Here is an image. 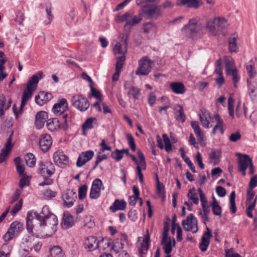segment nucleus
<instances>
[{"label":"nucleus","instance_id":"1","mask_svg":"<svg viewBox=\"0 0 257 257\" xmlns=\"http://www.w3.org/2000/svg\"><path fill=\"white\" fill-rule=\"evenodd\" d=\"M36 220L40 222V226L46 233V235L50 236L56 231L58 220L56 216L51 213L48 206H44L42 211H29L27 215V229L29 232H33L34 223Z\"/></svg>","mask_w":257,"mask_h":257},{"label":"nucleus","instance_id":"2","mask_svg":"<svg viewBox=\"0 0 257 257\" xmlns=\"http://www.w3.org/2000/svg\"><path fill=\"white\" fill-rule=\"evenodd\" d=\"M204 26L197 18L190 19L188 23L181 29L182 35L186 38L194 39L201 34Z\"/></svg>","mask_w":257,"mask_h":257},{"label":"nucleus","instance_id":"3","mask_svg":"<svg viewBox=\"0 0 257 257\" xmlns=\"http://www.w3.org/2000/svg\"><path fill=\"white\" fill-rule=\"evenodd\" d=\"M43 77V73L42 71H39L30 78L27 83V88L24 90L22 96L21 103V111L26 104L27 101L32 97L33 92L37 88L40 79Z\"/></svg>","mask_w":257,"mask_h":257},{"label":"nucleus","instance_id":"4","mask_svg":"<svg viewBox=\"0 0 257 257\" xmlns=\"http://www.w3.org/2000/svg\"><path fill=\"white\" fill-rule=\"evenodd\" d=\"M246 70L249 77L247 79V93L252 101L257 100V77L256 72L252 65L246 66Z\"/></svg>","mask_w":257,"mask_h":257},{"label":"nucleus","instance_id":"5","mask_svg":"<svg viewBox=\"0 0 257 257\" xmlns=\"http://www.w3.org/2000/svg\"><path fill=\"white\" fill-rule=\"evenodd\" d=\"M154 62L147 56L142 57L138 62L135 74L138 76H147L152 71Z\"/></svg>","mask_w":257,"mask_h":257},{"label":"nucleus","instance_id":"6","mask_svg":"<svg viewBox=\"0 0 257 257\" xmlns=\"http://www.w3.org/2000/svg\"><path fill=\"white\" fill-rule=\"evenodd\" d=\"M161 6L155 4H146L142 7V14L147 19H157L162 15Z\"/></svg>","mask_w":257,"mask_h":257},{"label":"nucleus","instance_id":"7","mask_svg":"<svg viewBox=\"0 0 257 257\" xmlns=\"http://www.w3.org/2000/svg\"><path fill=\"white\" fill-rule=\"evenodd\" d=\"M225 69L226 75L232 77V81L234 87L237 88L240 77L238 73V71L234 66V62L232 60L225 62Z\"/></svg>","mask_w":257,"mask_h":257},{"label":"nucleus","instance_id":"8","mask_svg":"<svg viewBox=\"0 0 257 257\" xmlns=\"http://www.w3.org/2000/svg\"><path fill=\"white\" fill-rule=\"evenodd\" d=\"M72 105L81 111L86 110L89 107V102L87 99L82 94H76L71 99Z\"/></svg>","mask_w":257,"mask_h":257},{"label":"nucleus","instance_id":"9","mask_svg":"<svg viewBox=\"0 0 257 257\" xmlns=\"http://www.w3.org/2000/svg\"><path fill=\"white\" fill-rule=\"evenodd\" d=\"M67 117V114H63L61 124L59 123V120L56 118L48 119L46 123L48 129L51 132L56 131L58 127L63 130H66L68 126L66 119Z\"/></svg>","mask_w":257,"mask_h":257},{"label":"nucleus","instance_id":"10","mask_svg":"<svg viewBox=\"0 0 257 257\" xmlns=\"http://www.w3.org/2000/svg\"><path fill=\"white\" fill-rule=\"evenodd\" d=\"M182 224L186 231H191L193 233L198 231V220L192 213L189 214L186 219L182 221Z\"/></svg>","mask_w":257,"mask_h":257},{"label":"nucleus","instance_id":"11","mask_svg":"<svg viewBox=\"0 0 257 257\" xmlns=\"http://www.w3.org/2000/svg\"><path fill=\"white\" fill-rule=\"evenodd\" d=\"M236 156L238 157V169L243 176L246 175V170L252 161L251 158L247 155L237 153Z\"/></svg>","mask_w":257,"mask_h":257},{"label":"nucleus","instance_id":"12","mask_svg":"<svg viewBox=\"0 0 257 257\" xmlns=\"http://www.w3.org/2000/svg\"><path fill=\"white\" fill-rule=\"evenodd\" d=\"M199 116L202 126L205 128L211 127L210 123L213 119L210 112L205 108H201L199 113Z\"/></svg>","mask_w":257,"mask_h":257},{"label":"nucleus","instance_id":"13","mask_svg":"<svg viewBox=\"0 0 257 257\" xmlns=\"http://www.w3.org/2000/svg\"><path fill=\"white\" fill-rule=\"evenodd\" d=\"M22 228V224L21 223L17 221L13 222L11 224L10 228L3 237L4 240L8 241L12 239L14 237L15 233L19 232Z\"/></svg>","mask_w":257,"mask_h":257},{"label":"nucleus","instance_id":"14","mask_svg":"<svg viewBox=\"0 0 257 257\" xmlns=\"http://www.w3.org/2000/svg\"><path fill=\"white\" fill-rule=\"evenodd\" d=\"M54 162L59 167L64 168L69 163L68 157L62 151H58L53 154Z\"/></svg>","mask_w":257,"mask_h":257},{"label":"nucleus","instance_id":"15","mask_svg":"<svg viewBox=\"0 0 257 257\" xmlns=\"http://www.w3.org/2000/svg\"><path fill=\"white\" fill-rule=\"evenodd\" d=\"M55 168L53 164L50 162L42 164L39 169L38 173L44 178L49 177L54 173Z\"/></svg>","mask_w":257,"mask_h":257},{"label":"nucleus","instance_id":"16","mask_svg":"<svg viewBox=\"0 0 257 257\" xmlns=\"http://www.w3.org/2000/svg\"><path fill=\"white\" fill-rule=\"evenodd\" d=\"M68 108V103L65 98H61L58 100L57 103L53 107V112L57 115L63 114Z\"/></svg>","mask_w":257,"mask_h":257},{"label":"nucleus","instance_id":"17","mask_svg":"<svg viewBox=\"0 0 257 257\" xmlns=\"http://www.w3.org/2000/svg\"><path fill=\"white\" fill-rule=\"evenodd\" d=\"M127 235L125 234L121 233L119 238L114 240L112 249L116 253L119 252L123 249L124 244L127 241Z\"/></svg>","mask_w":257,"mask_h":257},{"label":"nucleus","instance_id":"18","mask_svg":"<svg viewBox=\"0 0 257 257\" xmlns=\"http://www.w3.org/2000/svg\"><path fill=\"white\" fill-rule=\"evenodd\" d=\"M52 144L51 137L48 134H43L39 139V146L43 152H47Z\"/></svg>","mask_w":257,"mask_h":257},{"label":"nucleus","instance_id":"19","mask_svg":"<svg viewBox=\"0 0 257 257\" xmlns=\"http://www.w3.org/2000/svg\"><path fill=\"white\" fill-rule=\"evenodd\" d=\"M94 156V152L91 150L82 152L79 156L76 162L77 166L80 167L90 160Z\"/></svg>","mask_w":257,"mask_h":257},{"label":"nucleus","instance_id":"20","mask_svg":"<svg viewBox=\"0 0 257 257\" xmlns=\"http://www.w3.org/2000/svg\"><path fill=\"white\" fill-rule=\"evenodd\" d=\"M47 119H48V114L46 111H41L37 112L35 116V125L37 128H42Z\"/></svg>","mask_w":257,"mask_h":257},{"label":"nucleus","instance_id":"21","mask_svg":"<svg viewBox=\"0 0 257 257\" xmlns=\"http://www.w3.org/2000/svg\"><path fill=\"white\" fill-rule=\"evenodd\" d=\"M143 32L151 36H155L158 32L157 25L152 22H148L143 25Z\"/></svg>","mask_w":257,"mask_h":257},{"label":"nucleus","instance_id":"22","mask_svg":"<svg viewBox=\"0 0 257 257\" xmlns=\"http://www.w3.org/2000/svg\"><path fill=\"white\" fill-rule=\"evenodd\" d=\"M214 118L216 121V124L212 128V134L215 135L217 130H218L221 134H223V126L224 123L222 119L218 113H216L214 115Z\"/></svg>","mask_w":257,"mask_h":257},{"label":"nucleus","instance_id":"23","mask_svg":"<svg viewBox=\"0 0 257 257\" xmlns=\"http://www.w3.org/2000/svg\"><path fill=\"white\" fill-rule=\"evenodd\" d=\"M227 26V22L224 19L216 18V35L222 34L225 35L226 34L225 29Z\"/></svg>","mask_w":257,"mask_h":257},{"label":"nucleus","instance_id":"24","mask_svg":"<svg viewBox=\"0 0 257 257\" xmlns=\"http://www.w3.org/2000/svg\"><path fill=\"white\" fill-rule=\"evenodd\" d=\"M174 110L175 119L179 122H184L186 120V116L182 106L176 104L174 107Z\"/></svg>","mask_w":257,"mask_h":257},{"label":"nucleus","instance_id":"25","mask_svg":"<svg viewBox=\"0 0 257 257\" xmlns=\"http://www.w3.org/2000/svg\"><path fill=\"white\" fill-rule=\"evenodd\" d=\"M161 244L163 246V249L167 255H170V253L172 251V247L175 246L176 241L173 238L172 240L171 238H169L163 241V239L161 240Z\"/></svg>","mask_w":257,"mask_h":257},{"label":"nucleus","instance_id":"26","mask_svg":"<svg viewBox=\"0 0 257 257\" xmlns=\"http://www.w3.org/2000/svg\"><path fill=\"white\" fill-rule=\"evenodd\" d=\"M126 206V202L124 200L115 199L112 204L109 207V210L114 213L117 210H123L125 209Z\"/></svg>","mask_w":257,"mask_h":257},{"label":"nucleus","instance_id":"27","mask_svg":"<svg viewBox=\"0 0 257 257\" xmlns=\"http://www.w3.org/2000/svg\"><path fill=\"white\" fill-rule=\"evenodd\" d=\"M12 141V138L10 137L5 145V148L3 149L2 153L0 154V163L5 161L8 154L11 152L13 146Z\"/></svg>","mask_w":257,"mask_h":257},{"label":"nucleus","instance_id":"28","mask_svg":"<svg viewBox=\"0 0 257 257\" xmlns=\"http://www.w3.org/2000/svg\"><path fill=\"white\" fill-rule=\"evenodd\" d=\"M176 5L185 6L188 8L197 9L199 7V0H178Z\"/></svg>","mask_w":257,"mask_h":257},{"label":"nucleus","instance_id":"29","mask_svg":"<svg viewBox=\"0 0 257 257\" xmlns=\"http://www.w3.org/2000/svg\"><path fill=\"white\" fill-rule=\"evenodd\" d=\"M73 195H75V197H76L75 193L73 192L72 191H68L63 195L64 205L68 207L72 206L74 204L75 199L74 197H72Z\"/></svg>","mask_w":257,"mask_h":257},{"label":"nucleus","instance_id":"30","mask_svg":"<svg viewBox=\"0 0 257 257\" xmlns=\"http://www.w3.org/2000/svg\"><path fill=\"white\" fill-rule=\"evenodd\" d=\"M52 98L51 94L40 92L35 96V101L39 105H42Z\"/></svg>","mask_w":257,"mask_h":257},{"label":"nucleus","instance_id":"31","mask_svg":"<svg viewBox=\"0 0 257 257\" xmlns=\"http://www.w3.org/2000/svg\"><path fill=\"white\" fill-rule=\"evenodd\" d=\"M170 88L176 94H183L185 92V87L181 82H173L170 84Z\"/></svg>","mask_w":257,"mask_h":257},{"label":"nucleus","instance_id":"32","mask_svg":"<svg viewBox=\"0 0 257 257\" xmlns=\"http://www.w3.org/2000/svg\"><path fill=\"white\" fill-rule=\"evenodd\" d=\"M237 38L236 34H233L228 39V49L231 53H236L239 50L237 46Z\"/></svg>","mask_w":257,"mask_h":257},{"label":"nucleus","instance_id":"33","mask_svg":"<svg viewBox=\"0 0 257 257\" xmlns=\"http://www.w3.org/2000/svg\"><path fill=\"white\" fill-rule=\"evenodd\" d=\"M141 20L142 18L140 16L134 15L133 12H132L131 18L125 23L124 26V29L125 30L130 31L131 27L139 23Z\"/></svg>","mask_w":257,"mask_h":257},{"label":"nucleus","instance_id":"34","mask_svg":"<svg viewBox=\"0 0 257 257\" xmlns=\"http://www.w3.org/2000/svg\"><path fill=\"white\" fill-rule=\"evenodd\" d=\"M12 100L9 99L7 101L6 98L4 96L0 97V117L3 118L4 112L8 109L11 105Z\"/></svg>","mask_w":257,"mask_h":257},{"label":"nucleus","instance_id":"35","mask_svg":"<svg viewBox=\"0 0 257 257\" xmlns=\"http://www.w3.org/2000/svg\"><path fill=\"white\" fill-rule=\"evenodd\" d=\"M124 89H128L127 95L130 98H133L134 100L138 99L141 95V90L136 86H131L127 88L124 85Z\"/></svg>","mask_w":257,"mask_h":257},{"label":"nucleus","instance_id":"36","mask_svg":"<svg viewBox=\"0 0 257 257\" xmlns=\"http://www.w3.org/2000/svg\"><path fill=\"white\" fill-rule=\"evenodd\" d=\"M150 237L149 234H148L145 237L142 242L141 243V247L139 248L138 250L140 257L143 256V254L146 253L149 248V242Z\"/></svg>","mask_w":257,"mask_h":257},{"label":"nucleus","instance_id":"37","mask_svg":"<svg viewBox=\"0 0 257 257\" xmlns=\"http://www.w3.org/2000/svg\"><path fill=\"white\" fill-rule=\"evenodd\" d=\"M74 223L73 217L68 213H64L61 226L63 228H68L71 227Z\"/></svg>","mask_w":257,"mask_h":257},{"label":"nucleus","instance_id":"38","mask_svg":"<svg viewBox=\"0 0 257 257\" xmlns=\"http://www.w3.org/2000/svg\"><path fill=\"white\" fill-rule=\"evenodd\" d=\"M96 241V237L94 236H90L88 237L84 243L85 248L87 249L89 251L95 250L96 246H94Z\"/></svg>","mask_w":257,"mask_h":257},{"label":"nucleus","instance_id":"39","mask_svg":"<svg viewBox=\"0 0 257 257\" xmlns=\"http://www.w3.org/2000/svg\"><path fill=\"white\" fill-rule=\"evenodd\" d=\"M50 255L47 257H65L64 253L59 246H54L49 249Z\"/></svg>","mask_w":257,"mask_h":257},{"label":"nucleus","instance_id":"40","mask_svg":"<svg viewBox=\"0 0 257 257\" xmlns=\"http://www.w3.org/2000/svg\"><path fill=\"white\" fill-rule=\"evenodd\" d=\"M210 205L212 207L213 213L215 215L221 216L222 211L221 207L214 196H213V200Z\"/></svg>","mask_w":257,"mask_h":257},{"label":"nucleus","instance_id":"41","mask_svg":"<svg viewBox=\"0 0 257 257\" xmlns=\"http://www.w3.org/2000/svg\"><path fill=\"white\" fill-rule=\"evenodd\" d=\"M111 244V241L108 238H103L100 241L97 242V249L99 250H104L108 248Z\"/></svg>","mask_w":257,"mask_h":257},{"label":"nucleus","instance_id":"42","mask_svg":"<svg viewBox=\"0 0 257 257\" xmlns=\"http://www.w3.org/2000/svg\"><path fill=\"white\" fill-rule=\"evenodd\" d=\"M95 118H89L83 123L82 125V134L86 136V132L93 128V121Z\"/></svg>","mask_w":257,"mask_h":257},{"label":"nucleus","instance_id":"43","mask_svg":"<svg viewBox=\"0 0 257 257\" xmlns=\"http://www.w3.org/2000/svg\"><path fill=\"white\" fill-rule=\"evenodd\" d=\"M113 51L115 56L117 54L120 55V56L125 55V53L126 52V45H124V47H122V45L120 43L117 42L113 48Z\"/></svg>","mask_w":257,"mask_h":257},{"label":"nucleus","instance_id":"44","mask_svg":"<svg viewBox=\"0 0 257 257\" xmlns=\"http://www.w3.org/2000/svg\"><path fill=\"white\" fill-rule=\"evenodd\" d=\"M220 152L218 150H212L209 155V159L212 164L215 165L218 164L220 157Z\"/></svg>","mask_w":257,"mask_h":257},{"label":"nucleus","instance_id":"45","mask_svg":"<svg viewBox=\"0 0 257 257\" xmlns=\"http://www.w3.org/2000/svg\"><path fill=\"white\" fill-rule=\"evenodd\" d=\"M97 111H102L104 114L111 113L112 111L109 106L104 102L97 101Z\"/></svg>","mask_w":257,"mask_h":257},{"label":"nucleus","instance_id":"46","mask_svg":"<svg viewBox=\"0 0 257 257\" xmlns=\"http://www.w3.org/2000/svg\"><path fill=\"white\" fill-rule=\"evenodd\" d=\"M25 159L26 164L29 167H33L35 165L36 159L33 154H27L25 157Z\"/></svg>","mask_w":257,"mask_h":257},{"label":"nucleus","instance_id":"47","mask_svg":"<svg viewBox=\"0 0 257 257\" xmlns=\"http://www.w3.org/2000/svg\"><path fill=\"white\" fill-rule=\"evenodd\" d=\"M235 198V192L234 191H232L229 196L230 209L231 213H234L236 211Z\"/></svg>","mask_w":257,"mask_h":257},{"label":"nucleus","instance_id":"48","mask_svg":"<svg viewBox=\"0 0 257 257\" xmlns=\"http://www.w3.org/2000/svg\"><path fill=\"white\" fill-rule=\"evenodd\" d=\"M206 28L214 36H216V18L209 21L206 24Z\"/></svg>","mask_w":257,"mask_h":257},{"label":"nucleus","instance_id":"49","mask_svg":"<svg viewBox=\"0 0 257 257\" xmlns=\"http://www.w3.org/2000/svg\"><path fill=\"white\" fill-rule=\"evenodd\" d=\"M132 11H130L125 13L123 15L119 16L116 18L117 23H123L127 22L131 18Z\"/></svg>","mask_w":257,"mask_h":257},{"label":"nucleus","instance_id":"50","mask_svg":"<svg viewBox=\"0 0 257 257\" xmlns=\"http://www.w3.org/2000/svg\"><path fill=\"white\" fill-rule=\"evenodd\" d=\"M116 59L117 61L115 65V70L121 71L125 60V55L117 56L116 57Z\"/></svg>","mask_w":257,"mask_h":257},{"label":"nucleus","instance_id":"51","mask_svg":"<svg viewBox=\"0 0 257 257\" xmlns=\"http://www.w3.org/2000/svg\"><path fill=\"white\" fill-rule=\"evenodd\" d=\"M163 139L165 144V149L167 152L169 153L172 150V145L170 142V140L166 134H164L162 136Z\"/></svg>","mask_w":257,"mask_h":257},{"label":"nucleus","instance_id":"52","mask_svg":"<svg viewBox=\"0 0 257 257\" xmlns=\"http://www.w3.org/2000/svg\"><path fill=\"white\" fill-rule=\"evenodd\" d=\"M138 156L140 160V163H139L141 169L143 170H146V162L144 155L142 152L140 150H138L137 152Z\"/></svg>","mask_w":257,"mask_h":257},{"label":"nucleus","instance_id":"53","mask_svg":"<svg viewBox=\"0 0 257 257\" xmlns=\"http://www.w3.org/2000/svg\"><path fill=\"white\" fill-rule=\"evenodd\" d=\"M156 190L157 193L160 196H165L164 186L160 182L158 175H156Z\"/></svg>","mask_w":257,"mask_h":257},{"label":"nucleus","instance_id":"54","mask_svg":"<svg viewBox=\"0 0 257 257\" xmlns=\"http://www.w3.org/2000/svg\"><path fill=\"white\" fill-rule=\"evenodd\" d=\"M257 197H255V192L252 189H248L247 191V197H246V203L249 204H251L253 203V201L255 198Z\"/></svg>","mask_w":257,"mask_h":257},{"label":"nucleus","instance_id":"55","mask_svg":"<svg viewBox=\"0 0 257 257\" xmlns=\"http://www.w3.org/2000/svg\"><path fill=\"white\" fill-rule=\"evenodd\" d=\"M187 196L189 199L192 200L195 204H198L199 199L197 194L196 193L193 192L192 189H191L189 190Z\"/></svg>","mask_w":257,"mask_h":257},{"label":"nucleus","instance_id":"56","mask_svg":"<svg viewBox=\"0 0 257 257\" xmlns=\"http://www.w3.org/2000/svg\"><path fill=\"white\" fill-rule=\"evenodd\" d=\"M256 202V197H255V199H254L253 203H252L251 204H249L248 205L247 207L246 208V215L248 217H249L250 218H252L253 217L252 211L254 209V208L255 206Z\"/></svg>","mask_w":257,"mask_h":257},{"label":"nucleus","instance_id":"57","mask_svg":"<svg viewBox=\"0 0 257 257\" xmlns=\"http://www.w3.org/2000/svg\"><path fill=\"white\" fill-rule=\"evenodd\" d=\"M126 138L131 149L134 152L136 150V146L134 137L131 134H128L126 135Z\"/></svg>","mask_w":257,"mask_h":257},{"label":"nucleus","instance_id":"58","mask_svg":"<svg viewBox=\"0 0 257 257\" xmlns=\"http://www.w3.org/2000/svg\"><path fill=\"white\" fill-rule=\"evenodd\" d=\"M111 156L113 159L116 160L117 161L121 160L123 157L121 150L118 149H116L113 152Z\"/></svg>","mask_w":257,"mask_h":257},{"label":"nucleus","instance_id":"59","mask_svg":"<svg viewBox=\"0 0 257 257\" xmlns=\"http://www.w3.org/2000/svg\"><path fill=\"white\" fill-rule=\"evenodd\" d=\"M11 247L7 243L2 245L0 249V252L5 255H10L11 252Z\"/></svg>","mask_w":257,"mask_h":257},{"label":"nucleus","instance_id":"60","mask_svg":"<svg viewBox=\"0 0 257 257\" xmlns=\"http://www.w3.org/2000/svg\"><path fill=\"white\" fill-rule=\"evenodd\" d=\"M89 196L92 199L96 198V179H94L92 182Z\"/></svg>","mask_w":257,"mask_h":257},{"label":"nucleus","instance_id":"61","mask_svg":"<svg viewBox=\"0 0 257 257\" xmlns=\"http://www.w3.org/2000/svg\"><path fill=\"white\" fill-rule=\"evenodd\" d=\"M87 186L86 185H83L81 186L78 190V196L80 199H83L86 196L87 191Z\"/></svg>","mask_w":257,"mask_h":257},{"label":"nucleus","instance_id":"62","mask_svg":"<svg viewBox=\"0 0 257 257\" xmlns=\"http://www.w3.org/2000/svg\"><path fill=\"white\" fill-rule=\"evenodd\" d=\"M209 243L210 240H207L203 238V240L201 239V241L199 243V248L200 250L203 252L206 251Z\"/></svg>","mask_w":257,"mask_h":257},{"label":"nucleus","instance_id":"63","mask_svg":"<svg viewBox=\"0 0 257 257\" xmlns=\"http://www.w3.org/2000/svg\"><path fill=\"white\" fill-rule=\"evenodd\" d=\"M169 230V225L168 223L165 222L163 227V232L162 233L163 241L167 238H171L168 236V231Z\"/></svg>","mask_w":257,"mask_h":257},{"label":"nucleus","instance_id":"64","mask_svg":"<svg viewBox=\"0 0 257 257\" xmlns=\"http://www.w3.org/2000/svg\"><path fill=\"white\" fill-rule=\"evenodd\" d=\"M225 257H241L238 253L235 252L233 248L225 250Z\"/></svg>","mask_w":257,"mask_h":257}]
</instances>
